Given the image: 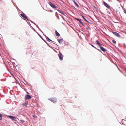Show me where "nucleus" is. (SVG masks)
<instances>
[{
	"mask_svg": "<svg viewBox=\"0 0 126 126\" xmlns=\"http://www.w3.org/2000/svg\"><path fill=\"white\" fill-rule=\"evenodd\" d=\"M57 40L60 44L63 41V39H58Z\"/></svg>",
	"mask_w": 126,
	"mask_h": 126,
	"instance_id": "9d476101",
	"label": "nucleus"
},
{
	"mask_svg": "<svg viewBox=\"0 0 126 126\" xmlns=\"http://www.w3.org/2000/svg\"><path fill=\"white\" fill-rule=\"evenodd\" d=\"M47 40V41H52V40H50L48 37H46Z\"/></svg>",
	"mask_w": 126,
	"mask_h": 126,
	"instance_id": "dca6fc26",
	"label": "nucleus"
},
{
	"mask_svg": "<svg viewBox=\"0 0 126 126\" xmlns=\"http://www.w3.org/2000/svg\"><path fill=\"white\" fill-rule=\"evenodd\" d=\"M20 121L22 122H25V121L23 120H20Z\"/></svg>",
	"mask_w": 126,
	"mask_h": 126,
	"instance_id": "4be33fe9",
	"label": "nucleus"
},
{
	"mask_svg": "<svg viewBox=\"0 0 126 126\" xmlns=\"http://www.w3.org/2000/svg\"><path fill=\"white\" fill-rule=\"evenodd\" d=\"M79 22L83 25V26H84V25L83 24V23L81 22V21L80 20H79Z\"/></svg>",
	"mask_w": 126,
	"mask_h": 126,
	"instance_id": "6ab92c4d",
	"label": "nucleus"
},
{
	"mask_svg": "<svg viewBox=\"0 0 126 126\" xmlns=\"http://www.w3.org/2000/svg\"><path fill=\"white\" fill-rule=\"evenodd\" d=\"M104 5L108 8L110 9V7L105 2L103 1V2Z\"/></svg>",
	"mask_w": 126,
	"mask_h": 126,
	"instance_id": "0eeeda50",
	"label": "nucleus"
},
{
	"mask_svg": "<svg viewBox=\"0 0 126 126\" xmlns=\"http://www.w3.org/2000/svg\"><path fill=\"white\" fill-rule=\"evenodd\" d=\"M96 42H97V44L99 45V46H101V44H100L99 42L97 40H96Z\"/></svg>",
	"mask_w": 126,
	"mask_h": 126,
	"instance_id": "ddd939ff",
	"label": "nucleus"
},
{
	"mask_svg": "<svg viewBox=\"0 0 126 126\" xmlns=\"http://www.w3.org/2000/svg\"><path fill=\"white\" fill-rule=\"evenodd\" d=\"M55 34L56 35V36H60V34L58 32H57V31L56 30L55 31Z\"/></svg>",
	"mask_w": 126,
	"mask_h": 126,
	"instance_id": "f8f14e48",
	"label": "nucleus"
},
{
	"mask_svg": "<svg viewBox=\"0 0 126 126\" xmlns=\"http://www.w3.org/2000/svg\"><path fill=\"white\" fill-rule=\"evenodd\" d=\"M82 17L83 18V19L86 21V22H87L89 23V22H88V21L87 20H86V19L84 17V16H82Z\"/></svg>",
	"mask_w": 126,
	"mask_h": 126,
	"instance_id": "4468645a",
	"label": "nucleus"
},
{
	"mask_svg": "<svg viewBox=\"0 0 126 126\" xmlns=\"http://www.w3.org/2000/svg\"><path fill=\"white\" fill-rule=\"evenodd\" d=\"M108 13L109 14H110V12H108Z\"/></svg>",
	"mask_w": 126,
	"mask_h": 126,
	"instance_id": "a878e982",
	"label": "nucleus"
},
{
	"mask_svg": "<svg viewBox=\"0 0 126 126\" xmlns=\"http://www.w3.org/2000/svg\"><path fill=\"white\" fill-rule=\"evenodd\" d=\"M59 57L60 59L61 60H63V56L60 52H59Z\"/></svg>",
	"mask_w": 126,
	"mask_h": 126,
	"instance_id": "f03ea898",
	"label": "nucleus"
},
{
	"mask_svg": "<svg viewBox=\"0 0 126 126\" xmlns=\"http://www.w3.org/2000/svg\"><path fill=\"white\" fill-rule=\"evenodd\" d=\"M124 12L126 14V11L125 10H124Z\"/></svg>",
	"mask_w": 126,
	"mask_h": 126,
	"instance_id": "393cba45",
	"label": "nucleus"
},
{
	"mask_svg": "<svg viewBox=\"0 0 126 126\" xmlns=\"http://www.w3.org/2000/svg\"><path fill=\"white\" fill-rule=\"evenodd\" d=\"M72 1L74 3V4L76 5L77 7H79V6L78 5V4L77 3L75 2V0H72Z\"/></svg>",
	"mask_w": 126,
	"mask_h": 126,
	"instance_id": "9b49d317",
	"label": "nucleus"
},
{
	"mask_svg": "<svg viewBox=\"0 0 126 126\" xmlns=\"http://www.w3.org/2000/svg\"><path fill=\"white\" fill-rule=\"evenodd\" d=\"M27 104H28L27 103H24L23 104V105H24L25 106H27Z\"/></svg>",
	"mask_w": 126,
	"mask_h": 126,
	"instance_id": "a211bd4d",
	"label": "nucleus"
},
{
	"mask_svg": "<svg viewBox=\"0 0 126 126\" xmlns=\"http://www.w3.org/2000/svg\"><path fill=\"white\" fill-rule=\"evenodd\" d=\"M75 19H76L77 20L79 21L80 20L78 18H75Z\"/></svg>",
	"mask_w": 126,
	"mask_h": 126,
	"instance_id": "5701e85b",
	"label": "nucleus"
},
{
	"mask_svg": "<svg viewBox=\"0 0 126 126\" xmlns=\"http://www.w3.org/2000/svg\"><path fill=\"white\" fill-rule=\"evenodd\" d=\"M8 117L14 120L15 121H16V117L11 116H8Z\"/></svg>",
	"mask_w": 126,
	"mask_h": 126,
	"instance_id": "39448f33",
	"label": "nucleus"
},
{
	"mask_svg": "<svg viewBox=\"0 0 126 126\" xmlns=\"http://www.w3.org/2000/svg\"><path fill=\"white\" fill-rule=\"evenodd\" d=\"M21 16L23 17L24 19H28V17L27 16L23 13L21 14Z\"/></svg>",
	"mask_w": 126,
	"mask_h": 126,
	"instance_id": "7ed1b4c3",
	"label": "nucleus"
},
{
	"mask_svg": "<svg viewBox=\"0 0 126 126\" xmlns=\"http://www.w3.org/2000/svg\"><path fill=\"white\" fill-rule=\"evenodd\" d=\"M100 47L101 50H102L104 52H105L106 51V49H105L103 47H101V46H100Z\"/></svg>",
	"mask_w": 126,
	"mask_h": 126,
	"instance_id": "1a4fd4ad",
	"label": "nucleus"
},
{
	"mask_svg": "<svg viewBox=\"0 0 126 126\" xmlns=\"http://www.w3.org/2000/svg\"><path fill=\"white\" fill-rule=\"evenodd\" d=\"M31 98V97L30 95L26 94L25 96V99L26 100L27 99H30Z\"/></svg>",
	"mask_w": 126,
	"mask_h": 126,
	"instance_id": "20e7f679",
	"label": "nucleus"
},
{
	"mask_svg": "<svg viewBox=\"0 0 126 126\" xmlns=\"http://www.w3.org/2000/svg\"><path fill=\"white\" fill-rule=\"evenodd\" d=\"M2 115L0 114V120H2Z\"/></svg>",
	"mask_w": 126,
	"mask_h": 126,
	"instance_id": "2eb2a0df",
	"label": "nucleus"
},
{
	"mask_svg": "<svg viewBox=\"0 0 126 126\" xmlns=\"http://www.w3.org/2000/svg\"><path fill=\"white\" fill-rule=\"evenodd\" d=\"M49 100L54 103H55L56 101V99L55 98H50Z\"/></svg>",
	"mask_w": 126,
	"mask_h": 126,
	"instance_id": "423d86ee",
	"label": "nucleus"
},
{
	"mask_svg": "<svg viewBox=\"0 0 126 126\" xmlns=\"http://www.w3.org/2000/svg\"><path fill=\"white\" fill-rule=\"evenodd\" d=\"M32 116L36 118H37V116H35V115H32Z\"/></svg>",
	"mask_w": 126,
	"mask_h": 126,
	"instance_id": "412c9836",
	"label": "nucleus"
},
{
	"mask_svg": "<svg viewBox=\"0 0 126 126\" xmlns=\"http://www.w3.org/2000/svg\"><path fill=\"white\" fill-rule=\"evenodd\" d=\"M112 33L114 34L116 36L118 37H120V35L118 33L114 32H112Z\"/></svg>",
	"mask_w": 126,
	"mask_h": 126,
	"instance_id": "6e6552de",
	"label": "nucleus"
},
{
	"mask_svg": "<svg viewBox=\"0 0 126 126\" xmlns=\"http://www.w3.org/2000/svg\"><path fill=\"white\" fill-rule=\"evenodd\" d=\"M112 42L114 44H115L116 43V41L114 40H112Z\"/></svg>",
	"mask_w": 126,
	"mask_h": 126,
	"instance_id": "f3484780",
	"label": "nucleus"
},
{
	"mask_svg": "<svg viewBox=\"0 0 126 126\" xmlns=\"http://www.w3.org/2000/svg\"><path fill=\"white\" fill-rule=\"evenodd\" d=\"M49 5L51 7L53 8L54 9H56L57 7L56 6L54 5L51 2H50L48 3Z\"/></svg>",
	"mask_w": 126,
	"mask_h": 126,
	"instance_id": "f257e3e1",
	"label": "nucleus"
},
{
	"mask_svg": "<svg viewBox=\"0 0 126 126\" xmlns=\"http://www.w3.org/2000/svg\"><path fill=\"white\" fill-rule=\"evenodd\" d=\"M91 46L93 47H94V48H96L93 45L91 44Z\"/></svg>",
	"mask_w": 126,
	"mask_h": 126,
	"instance_id": "b1692460",
	"label": "nucleus"
},
{
	"mask_svg": "<svg viewBox=\"0 0 126 126\" xmlns=\"http://www.w3.org/2000/svg\"><path fill=\"white\" fill-rule=\"evenodd\" d=\"M57 11H58L60 13H62L63 14V12H62L61 11L59 10H57Z\"/></svg>",
	"mask_w": 126,
	"mask_h": 126,
	"instance_id": "aec40b11",
	"label": "nucleus"
}]
</instances>
